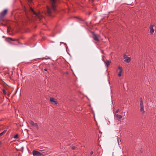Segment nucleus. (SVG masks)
Here are the masks:
<instances>
[{"mask_svg":"<svg viewBox=\"0 0 156 156\" xmlns=\"http://www.w3.org/2000/svg\"><path fill=\"white\" fill-rule=\"evenodd\" d=\"M51 2V8L47 6V15L49 16H52V13H55L56 11V0H50Z\"/></svg>","mask_w":156,"mask_h":156,"instance_id":"f257e3e1","label":"nucleus"},{"mask_svg":"<svg viewBox=\"0 0 156 156\" xmlns=\"http://www.w3.org/2000/svg\"><path fill=\"white\" fill-rule=\"evenodd\" d=\"M8 12V9H5L0 13V21H4V17L7 13Z\"/></svg>","mask_w":156,"mask_h":156,"instance_id":"f03ea898","label":"nucleus"},{"mask_svg":"<svg viewBox=\"0 0 156 156\" xmlns=\"http://www.w3.org/2000/svg\"><path fill=\"white\" fill-rule=\"evenodd\" d=\"M32 154L34 156H44L45 155L43 152L38 151L35 150L33 151Z\"/></svg>","mask_w":156,"mask_h":156,"instance_id":"7ed1b4c3","label":"nucleus"},{"mask_svg":"<svg viewBox=\"0 0 156 156\" xmlns=\"http://www.w3.org/2000/svg\"><path fill=\"white\" fill-rule=\"evenodd\" d=\"M140 111L142 112L143 114H144L145 113V111H144V107L143 105V102L141 98H140Z\"/></svg>","mask_w":156,"mask_h":156,"instance_id":"20e7f679","label":"nucleus"},{"mask_svg":"<svg viewBox=\"0 0 156 156\" xmlns=\"http://www.w3.org/2000/svg\"><path fill=\"white\" fill-rule=\"evenodd\" d=\"M91 33L93 35L94 40L96 41H98L99 39L98 38V36H99V35L98 34H95L93 32L91 31Z\"/></svg>","mask_w":156,"mask_h":156,"instance_id":"39448f33","label":"nucleus"},{"mask_svg":"<svg viewBox=\"0 0 156 156\" xmlns=\"http://www.w3.org/2000/svg\"><path fill=\"white\" fill-rule=\"evenodd\" d=\"M30 123L33 127H35L36 128V129L38 130L39 129L37 123H34V122L32 121H30Z\"/></svg>","mask_w":156,"mask_h":156,"instance_id":"423d86ee","label":"nucleus"},{"mask_svg":"<svg viewBox=\"0 0 156 156\" xmlns=\"http://www.w3.org/2000/svg\"><path fill=\"white\" fill-rule=\"evenodd\" d=\"M154 26V24H153L152 23H151V26L150 27V33L151 34H153L154 31V29L153 28V27Z\"/></svg>","mask_w":156,"mask_h":156,"instance_id":"0eeeda50","label":"nucleus"},{"mask_svg":"<svg viewBox=\"0 0 156 156\" xmlns=\"http://www.w3.org/2000/svg\"><path fill=\"white\" fill-rule=\"evenodd\" d=\"M104 62L106 67H108L110 65L111 61L108 60L107 59H102Z\"/></svg>","mask_w":156,"mask_h":156,"instance_id":"6e6552de","label":"nucleus"},{"mask_svg":"<svg viewBox=\"0 0 156 156\" xmlns=\"http://www.w3.org/2000/svg\"><path fill=\"white\" fill-rule=\"evenodd\" d=\"M118 69L119 70L118 76H119L120 77L122 75V72L123 69L120 66H118Z\"/></svg>","mask_w":156,"mask_h":156,"instance_id":"1a4fd4ad","label":"nucleus"},{"mask_svg":"<svg viewBox=\"0 0 156 156\" xmlns=\"http://www.w3.org/2000/svg\"><path fill=\"white\" fill-rule=\"evenodd\" d=\"M30 10L31 11V12L33 13L36 16L40 18V13L39 12L36 13L32 8H30Z\"/></svg>","mask_w":156,"mask_h":156,"instance_id":"9d476101","label":"nucleus"},{"mask_svg":"<svg viewBox=\"0 0 156 156\" xmlns=\"http://www.w3.org/2000/svg\"><path fill=\"white\" fill-rule=\"evenodd\" d=\"M50 101L52 104H55L57 105L58 104L57 102L55 100V99L51 97L50 98Z\"/></svg>","mask_w":156,"mask_h":156,"instance_id":"9b49d317","label":"nucleus"},{"mask_svg":"<svg viewBox=\"0 0 156 156\" xmlns=\"http://www.w3.org/2000/svg\"><path fill=\"white\" fill-rule=\"evenodd\" d=\"M115 117L118 119H121L122 118V116L119 114H115Z\"/></svg>","mask_w":156,"mask_h":156,"instance_id":"f8f14e48","label":"nucleus"},{"mask_svg":"<svg viewBox=\"0 0 156 156\" xmlns=\"http://www.w3.org/2000/svg\"><path fill=\"white\" fill-rule=\"evenodd\" d=\"M6 131H7L6 130H5L3 132L0 133V136H3L6 132Z\"/></svg>","mask_w":156,"mask_h":156,"instance_id":"ddd939ff","label":"nucleus"},{"mask_svg":"<svg viewBox=\"0 0 156 156\" xmlns=\"http://www.w3.org/2000/svg\"><path fill=\"white\" fill-rule=\"evenodd\" d=\"M6 131H7L6 130H5L3 132L0 133V136H3L6 132Z\"/></svg>","mask_w":156,"mask_h":156,"instance_id":"4468645a","label":"nucleus"},{"mask_svg":"<svg viewBox=\"0 0 156 156\" xmlns=\"http://www.w3.org/2000/svg\"><path fill=\"white\" fill-rule=\"evenodd\" d=\"M123 57L124 58H131L130 57H129L127 56L126 55L124 54L123 55Z\"/></svg>","mask_w":156,"mask_h":156,"instance_id":"2eb2a0df","label":"nucleus"},{"mask_svg":"<svg viewBox=\"0 0 156 156\" xmlns=\"http://www.w3.org/2000/svg\"><path fill=\"white\" fill-rule=\"evenodd\" d=\"M131 59H125L124 60V62L126 63H129Z\"/></svg>","mask_w":156,"mask_h":156,"instance_id":"dca6fc26","label":"nucleus"},{"mask_svg":"<svg viewBox=\"0 0 156 156\" xmlns=\"http://www.w3.org/2000/svg\"><path fill=\"white\" fill-rule=\"evenodd\" d=\"M70 147L72 148L73 150H75L76 149L77 147L75 146H72Z\"/></svg>","mask_w":156,"mask_h":156,"instance_id":"f3484780","label":"nucleus"},{"mask_svg":"<svg viewBox=\"0 0 156 156\" xmlns=\"http://www.w3.org/2000/svg\"><path fill=\"white\" fill-rule=\"evenodd\" d=\"M13 138H14V139H17L18 138V134H16V135H15Z\"/></svg>","mask_w":156,"mask_h":156,"instance_id":"a211bd4d","label":"nucleus"},{"mask_svg":"<svg viewBox=\"0 0 156 156\" xmlns=\"http://www.w3.org/2000/svg\"><path fill=\"white\" fill-rule=\"evenodd\" d=\"M61 73L63 74H66V75H68V73L67 72H65L64 73H63V72L62 73Z\"/></svg>","mask_w":156,"mask_h":156,"instance_id":"6ab92c4d","label":"nucleus"},{"mask_svg":"<svg viewBox=\"0 0 156 156\" xmlns=\"http://www.w3.org/2000/svg\"><path fill=\"white\" fill-rule=\"evenodd\" d=\"M5 40L8 42H9L11 41L10 40L8 39V37L6 38L5 39Z\"/></svg>","mask_w":156,"mask_h":156,"instance_id":"aec40b11","label":"nucleus"},{"mask_svg":"<svg viewBox=\"0 0 156 156\" xmlns=\"http://www.w3.org/2000/svg\"><path fill=\"white\" fill-rule=\"evenodd\" d=\"M2 91L4 94H6V92L5 90L4 89H3L2 90Z\"/></svg>","mask_w":156,"mask_h":156,"instance_id":"412c9836","label":"nucleus"},{"mask_svg":"<svg viewBox=\"0 0 156 156\" xmlns=\"http://www.w3.org/2000/svg\"><path fill=\"white\" fill-rule=\"evenodd\" d=\"M8 39L10 40V41H13V39L10 37H8Z\"/></svg>","mask_w":156,"mask_h":156,"instance_id":"4be33fe9","label":"nucleus"},{"mask_svg":"<svg viewBox=\"0 0 156 156\" xmlns=\"http://www.w3.org/2000/svg\"><path fill=\"white\" fill-rule=\"evenodd\" d=\"M119 108H118L117 110L115 111V114L118 112L119 111Z\"/></svg>","mask_w":156,"mask_h":156,"instance_id":"5701e85b","label":"nucleus"},{"mask_svg":"<svg viewBox=\"0 0 156 156\" xmlns=\"http://www.w3.org/2000/svg\"><path fill=\"white\" fill-rule=\"evenodd\" d=\"M58 59H55V61L53 60L54 62H57V63L59 64L58 62H57V60Z\"/></svg>","mask_w":156,"mask_h":156,"instance_id":"b1692460","label":"nucleus"},{"mask_svg":"<svg viewBox=\"0 0 156 156\" xmlns=\"http://www.w3.org/2000/svg\"><path fill=\"white\" fill-rule=\"evenodd\" d=\"M7 33H9V32L10 30H9V27H8L7 26Z\"/></svg>","mask_w":156,"mask_h":156,"instance_id":"393cba45","label":"nucleus"},{"mask_svg":"<svg viewBox=\"0 0 156 156\" xmlns=\"http://www.w3.org/2000/svg\"><path fill=\"white\" fill-rule=\"evenodd\" d=\"M93 151H91L90 153V155H92L93 154Z\"/></svg>","mask_w":156,"mask_h":156,"instance_id":"a878e982","label":"nucleus"},{"mask_svg":"<svg viewBox=\"0 0 156 156\" xmlns=\"http://www.w3.org/2000/svg\"><path fill=\"white\" fill-rule=\"evenodd\" d=\"M76 18H77L79 19V20H80L81 21H83V20L81 18H79V17H76Z\"/></svg>","mask_w":156,"mask_h":156,"instance_id":"bb28decb","label":"nucleus"},{"mask_svg":"<svg viewBox=\"0 0 156 156\" xmlns=\"http://www.w3.org/2000/svg\"><path fill=\"white\" fill-rule=\"evenodd\" d=\"M140 151L141 153H142L143 152V150H142V149L141 148V149L140 150Z\"/></svg>","mask_w":156,"mask_h":156,"instance_id":"cd10ccee","label":"nucleus"},{"mask_svg":"<svg viewBox=\"0 0 156 156\" xmlns=\"http://www.w3.org/2000/svg\"><path fill=\"white\" fill-rule=\"evenodd\" d=\"M48 58V59H49V58H50L49 57H48L47 58L44 57V58Z\"/></svg>","mask_w":156,"mask_h":156,"instance_id":"c85d7f7f","label":"nucleus"},{"mask_svg":"<svg viewBox=\"0 0 156 156\" xmlns=\"http://www.w3.org/2000/svg\"><path fill=\"white\" fill-rule=\"evenodd\" d=\"M117 139L118 143L119 144V140H118V138H117Z\"/></svg>","mask_w":156,"mask_h":156,"instance_id":"c756f323","label":"nucleus"},{"mask_svg":"<svg viewBox=\"0 0 156 156\" xmlns=\"http://www.w3.org/2000/svg\"><path fill=\"white\" fill-rule=\"evenodd\" d=\"M47 69L46 68H45V69H44V70L45 71H47Z\"/></svg>","mask_w":156,"mask_h":156,"instance_id":"7c9ffc66","label":"nucleus"},{"mask_svg":"<svg viewBox=\"0 0 156 156\" xmlns=\"http://www.w3.org/2000/svg\"><path fill=\"white\" fill-rule=\"evenodd\" d=\"M16 39H13V41H16Z\"/></svg>","mask_w":156,"mask_h":156,"instance_id":"2f4dec72","label":"nucleus"},{"mask_svg":"<svg viewBox=\"0 0 156 156\" xmlns=\"http://www.w3.org/2000/svg\"><path fill=\"white\" fill-rule=\"evenodd\" d=\"M35 59H34V60H34V61H35ZM32 61H33V60H31V61H31V62H32Z\"/></svg>","mask_w":156,"mask_h":156,"instance_id":"473e14b6","label":"nucleus"},{"mask_svg":"<svg viewBox=\"0 0 156 156\" xmlns=\"http://www.w3.org/2000/svg\"><path fill=\"white\" fill-rule=\"evenodd\" d=\"M99 133H102V132H101L100 131H99Z\"/></svg>","mask_w":156,"mask_h":156,"instance_id":"72a5a7b5","label":"nucleus"},{"mask_svg":"<svg viewBox=\"0 0 156 156\" xmlns=\"http://www.w3.org/2000/svg\"><path fill=\"white\" fill-rule=\"evenodd\" d=\"M2 37H3V38H5V36H3Z\"/></svg>","mask_w":156,"mask_h":156,"instance_id":"f704fd0d","label":"nucleus"},{"mask_svg":"<svg viewBox=\"0 0 156 156\" xmlns=\"http://www.w3.org/2000/svg\"><path fill=\"white\" fill-rule=\"evenodd\" d=\"M2 143V142L0 141V144H1Z\"/></svg>","mask_w":156,"mask_h":156,"instance_id":"c9c22d12","label":"nucleus"},{"mask_svg":"<svg viewBox=\"0 0 156 156\" xmlns=\"http://www.w3.org/2000/svg\"><path fill=\"white\" fill-rule=\"evenodd\" d=\"M23 147H22V149L23 150Z\"/></svg>","mask_w":156,"mask_h":156,"instance_id":"e433bc0d","label":"nucleus"},{"mask_svg":"<svg viewBox=\"0 0 156 156\" xmlns=\"http://www.w3.org/2000/svg\"><path fill=\"white\" fill-rule=\"evenodd\" d=\"M9 35H11V33H9Z\"/></svg>","mask_w":156,"mask_h":156,"instance_id":"4c0bfd02","label":"nucleus"},{"mask_svg":"<svg viewBox=\"0 0 156 156\" xmlns=\"http://www.w3.org/2000/svg\"><path fill=\"white\" fill-rule=\"evenodd\" d=\"M80 110H82V108H81L80 109Z\"/></svg>","mask_w":156,"mask_h":156,"instance_id":"58836bf2","label":"nucleus"}]
</instances>
